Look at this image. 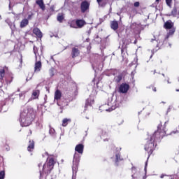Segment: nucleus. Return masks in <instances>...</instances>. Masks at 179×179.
Segmentation results:
<instances>
[{"mask_svg": "<svg viewBox=\"0 0 179 179\" xmlns=\"http://www.w3.org/2000/svg\"><path fill=\"white\" fill-rule=\"evenodd\" d=\"M36 115L34 110L31 107L24 108L21 110L20 115V122L22 127H29Z\"/></svg>", "mask_w": 179, "mask_h": 179, "instance_id": "obj_1", "label": "nucleus"}, {"mask_svg": "<svg viewBox=\"0 0 179 179\" xmlns=\"http://www.w3.org/2000/svg\"><path fill=\"white\" fill-rule=\"evenodd\" d=\"M157 128V131L148 138V141L145 145V150H146L149 155H152V153H153V150H155V141H156V139H160V138H162L164 135V132L160 130L162 124H159Z\"/></svg>", "mask_w": 179, "mask_h": 179, "instance_id": "obj_2", "label": "nucleus"}, {"mask_svg": "<svg viewBox=\"0 0 179 179\" xmlns=\"http://www.w3.org/2000/svg\"><path fill=\"white\" fill-rule=\"evenodd\" d=\"M34 54L35 55V64H34V72L37 73L41 71L43 68V64H41V55L43 53L41 52V54L38 53V49L37 47L34 46Z\"/></svg>", "mask_w": 179, "mask_h": 179, "instance_id": "obj_3", "label": "nucleus"}, {"mask_svg": "<svg viewBox=\"0 0 179 179\" xmlns=\"http://www.w3.org/2000/svg\"><path fill=\"white\" fill-rule=\"evenodd\" d=\"M55 162L53 158H49L46 163L43 165V171L44 173H50L54 169Z\"/></svg>", "mask_w": 179, "mask_h": 179, "instance_id": "obj_4", "label": "nucleus"}, {"mask_svg": "<svg viewBox=\"0 0 179 179\" xmlns=\"http://www.w3.org/2000/svg\"><path fill=\"white\" fill-rule=\"evenodd\" d=\"M80 160V155L78 153L75 152L73 159V174H75L78 171V166L79 161Z\"/></svg>", "mask_w": 179, "mask_h": 179, "instance_id": "obj_5", "label": "nucleus"}, {"mask_svg": "<svg viewBox=\"0 0 179 179\" xmlns=\"http://www.w3.org/2000/svg\"><path fill=\"white\" fill-rule=\"evenodd\" d=\"M90 6V3L88 1H82L81 5H80V9L82 13H85V12H87L89 10V8Z\"/></svg>", "mask_w": 179, "mask_h": 179, "instance_id": "obj_6", "label": "nucleus"}, {"mask_svg": "<svg viewBox=\"0 0 179 179\" xmlns=\"http://www.w3.org/2000/svg\"><path fill=\"white\" fill-rule=\"evenodd\" d=\"M128 90H129V85L127 83H122L119 87L120 93H127Z\"/></svg>", "mask_w": 179, "mask_h": 179, "instance_id": "obj_7", "label": "nucleus"}, {"mask_svg": "<svg viewBox=\"0 0 179 179\" xmlns=\"http://www.w3.org/2000/svg\"><path fill=\"white\" fill-rule=\"evenodd\" d=\"M113 99L110 98L108 99V106L109 107H111V108L106 109V111H113V110H115L117 108V106L116 104H114V103H112Z\"/></svg>", "mask_w": 179, "mask_h": 179, "instance_id": "obj_8", "label": "nucleus"}, {"mask_svg": "<svg viewBox=\"0 0 179 179\" xmlns=\"http://www.w3.org/2000/svg\"><path fill=\"white\" fill-rule=\"evenodd\" d=\"M164 29H170L174 27V23L171 20L166 21L164 24Z\"/></svg>", "mask_w": 179, "mask_h": 179, "instance_id": "obj_9", "label": "nucleus"}, {"mask_svg": "<svg viewBox=\"0 0 179 179\" xmlns=\"http://www.w3.org/2000/svg\"><path fill=\"white\" fill-rule=\"evenodd\" d=\"M38 96H40V90H34L29 100H36V99H38Z\"/></svg>", "mask_w": 179, "mask_h": 179, "instance_id": "obj_10", "label": "nucleus"}, {"mask_svg": "<svg viewBox=\"0 0 179 179\" xmlns=\"http://www.w3.org/2000/svg\"><path fill=\"white\" fill-rule=\"evenodd\" d=\"M0 110L2 111V113H6V111H8V106L6 105V102H0Z\"/></svg>", "mask_w": 179, "mask_h": 179, "instance_id": "obj_11", "label": "nucleus"}, {"mask_svg": "<svg viewBox=\"0 0 179 179\" xmlns=\"http://www.w3.org/2000/svg\"><path fill=\"white\" fill-rule=\"evenodd\" d=\"M79 54H80L79 49L76 48H72V52H71L72 58H76V57H79Z\"/></svg>", "mask_w": 179, "mask_h": 179, "instance_id": "obj_12", "label": "nucleus"}, {"mask_svg": "<svg viewBox=\"0 0 179 179\" xmlns=\"http://www.w3.org/2000/svg\"><path fill=\"white\" fill-rule=\"evenodd\" d=\"M93 104H94V99L92 98H89L85 102V108H87L89 106L92 107Z\"/></svg>", "mask_w": 179, "mask_h": 179, "instance_id": "obj_13", "label": "nucleus"}, {"mask_svg": "<svg viewBox=\"0 0 179 179\" xmlns=\"http://www.w3.org/2000/svg\"><path fill=\"white\" fill-rule=\"evenodd\" d=\"M83 149L84 146L82 144H78L75 148L76 152H78V153H80V155H82L83 153Z\"/></svg>", "mask_w": 179, "mask_h": 179, "instance_id": "obj_14", "label": "nucleus"}, {"mask_svg": "<svg viewBox=\"0 0 179 179\" xmlns=\"http://www.w3.org/2000/svg\"><path fill=\"white\" fill-rule=\"evenodd\" d=\"M34 34H36L37 37L39 38H41L43 37V34L41 33V31L38 28H34L33 30Z\"/></svg>", "mask_w": 179, "mask_h": 179, "instance_id": "obj_15", "label": "nucleus"}, {"mask_svg": "<svg viewBox=\"0 0 179 179\" xmlns=\"http://www.w3.org/2000/svg\"><path fill=\"white\" fill-rule=\"evenodd\" d=\"M76 24L77 26V27H78L79 29L82 28L83 27L85 26V24H86V22L84 20H78L76 22Z\"/></svg>", "mask_w": 179, "mask_h": 179, "instance_id": "obj_16", "label": "nucleus"}, {"mask_svg": "<svg viewBox=\"0 0 179 179\" xmlns=\"http://www.w3.org/2000/svg\"><path fill=\"white\" fill-rule=\"evenodd\" d=\"M61 97H62V94L61 93V91L57 90L55 93V101H58V100L61 99Z\"/></svg>", "mask_w": 179, "mask_h": 179, "instance_id": "obj_17", "label": "nucleus"}, {"mask_svg": "<svg viewBox=\"0 0 179 179\" xmlns=\"http://www.w3.org/2000/svg\"><path fill=\"white\" fill-rule=\"evenodd\" d=\"M36 3L42 10H45V6L44 5V1H43V0H37Z\"/></svg>", "mask_w": 179, "mask_h": 179, "instance_id": "obj_18", "label": "nucleus"}, {"mask_svg": "<svg viewBox=\"0 0 179 179\" xmlns=\"http://www.w3.org/2000/svg\"><path fill=\"white\" fill-rule=\"evenodd\" d=\"M34 149V141H29V144L27 147L28 152H32Z\"/></svg>", "mask_w": 179, "mask_h": 179, "instance_id": "obj_19", "label": "nucleus"}, {"mask_svg": "<svg viewBox=\"0 0 179 179\" xmlns=\"http://www.w3.org/2000/svg\"><path fill=\"white\" fill-rule=\"evenodd\" d=\"M29 24V20L27 19H23L20 22V27L21 29H23V27H26Z\"/></svg>", "mask_w": 179, "mask_h": 179, "instance_id": "obj_20", "label": "nucleus"}, {"mask_svg": "<svg viewBox=\"0 0 179 179\" xmlns=\"http://www.w3.org/2000/svg\"><path fill=\"white\" fill-rule=\"evenodd\" d=\"M110 27L113 29V30H117V29H118V22L112 21L110 23Z\"/></svg>", "mask_w": 179, "mask_h": 179, "instance_id": "obj_21", "label": "nucleus"}, {"mask_svg": "<svg viewBox=\"0 0 179 179\" xmlns=\"http://www.w3.org/2000/svg\"><path fill=\"white\" fill-rule=\"evenodd\" d=\"M68 122H71V119H68V118H64L62 120V127H66V125H68Z\"/></svg>", "mask_w": 179, "mask_h": 179, "instance_id": "obj_22", "label": "nucleus"}, {"mask_svg": "<svg viewBox=\"0 0 179 179\" xmlns=\"http://www.w3.org/2000/svg\"><path fill=\"white\" fill-rule=\"evenodd\" d=\"M8 26L10 27V29H11L12 31H15L16 30V26L15 25V23L9 22Z\"/></svg>", "mask_w": 179, "mask_h": 179, "instance_id": "obj_23", "label": "nucleus"}, {"mask_svg": "<svg viewBox=\"0 0 179 179\" xmlns=\"http://www.w3.org/2000/svg\"><path fill=\"white\" fill-rule=\"evenodd\" d=\"M122 80V76L118 75L116 77H115V82H117V83H120L121 80Z\"/></svg>", "mask_w": 179, "mask_h": 179, "instance_id": "obj_24", "label": "nucleus"}, {"mask_svg": "<svg viewBox=\"0 0 179 179\" xmlns=\"http://www.w3.org/2000/svg\"><path fill=\"white\" fill-rule=\"evenodd\" d=\"M64 20V13H59L57 15V21L62 22Z\"/></svg>", "mask_w": 179, "mask_h": 179, "instance_id": "obj_25", "label": "nucleus"}, {"mask_svg": "<svg viewBox=\"0 0 179 179\" xmlns=\"http://www.w3.org/2000/svg\"><path fill=\"white\" fill-rule=\"evenodd\" d=\"M169 16H173V17L177 16V8H173V10L171 11V14L169 15Z\"/></svg>", "mask_w": 179, "mask_h": 179, "instance_id": "obj_26", "label": "nucleus"}, {"mask_svg": "<svg viewBox=\"0 0 179 179\" xmlns=\"http://www.w3.org/2000/svg\"><path fill=\"white\" fill-rule=\"evenodd\" d=\"M4 76H5V69H0V77H1V79H3Z\"/></svg>", "mask_w": 179, "mask_h": 179, "instance_id": "obj_27", "label": "nucleus"}, {"mask_svg": "<svg viewBox=\"0 0 179 179\" xmlns=\"http://www.w3.org/2000/svg\"><path fill=\"white\" fill-rule=\"evenodd\" d=\"M140 177H141V174H140L139 173H134V174L132 175V178H133V179H139Z\"/></svg>", "mask_w": 179, "mask_h": 179, "instance_id": "obj_28", "label": "nucleus"}, {"mask_svg": "<svg viewBox=\"0 0 179 179\" xmlns=\"http://www.w3.org/2000/svg\"><path fill=\"white\" fill-rule=\"evenodd\" d=\"M169 32L168 34V36H171L173 35V33H176V29L173 27L172 29H169Z\"/></svg>", "mask_w": 179, "mask_h": 179, "instance_id": "obj_29", "label": "nucleus"}, {"mask_svg": "<svg viewBox=\"0 0 179 179\" xmlns=\"http://www.w3.org/2000/svg\"><path fill=\"white\" fill-rule=\"evenodd\" d=\"M49 134L50 135L54 136L55 134V129H54L53 128H50L49 130Z\"/></svg>", "mask_w": 179, "mask_h": 179, "instance_id": "obj_30", "label": "nucleus"}, {"mask_svg": "<svg viewBox=\"0 0 179 179\" xmlns=\"http://www.w3.org/2000/svg\"><path fill=\"white\" fill-rule=\"evenodd\" d=\"M5 178V171H1L0 172V179H4Z\"/></svg>", "mask_w": 179, "mask_h": 179, "instance_id": "obj_31", "label": "nucleus"}, {"mask_svg": "<svg viewBox=\"0 0 179 179\" xmlns=\"http://www.w3.org/2000/svg\"><path fill=\"white\" fill-rule=\"evenodd\" d=\"M24 94H26V92H23L21 94H20V99H21V100H24Z\"/></svg>", "mask_w": 179, "mask_h": 179, "instance_id": "obj_32", "label": "nucleus"}, {"mask_svg": "<svg viewBox=\"0 0 179 179\" xmlns=\"http://www.w3.org/2000/svg\"><path fill=\"white\" fill-rule=\"evenodd\" d=\"M121 160L120 154H116V162H120Z\"/></svg>", "mask_w": 179, "mask_h": 179, "instance_id": "obj_33", "label": "nucleus"}, {"mask_svg": "<svg viewBox=\"0 0 179 179\" xmlns=\"http://www.w3.org/2000/svg\"><path fill=\"white\" fill-rule=\"evenodd\" d=\"M171 1L172 0H166V4L168 5V6H171Z\"/></svg>", "mask_w": 179, "mask_h": 179, "instance_id": "obj_34", "label": "nucleus"}, {"mask_svg": "<svg viewBox=\"0 0 179 179\" xmlns=\"http://www.w3.org/2000/svg\"><path fill=\"white\" fill-rule=\"evenodd\" d=\"M50 76H54V69L50 70Z\"/></svg>", "mask_w": 179, "mask_h": 179, "instance_id": "obj_35", "label": "nucleus"}, {"mask_svg": "<svg viewBox=\"0 0 179 179\" xmlns=\"http://www.w3.org/2000/svg\"><path fill=\"white\" fill-rule=\"evenodd\" d=\"M134 6H135L136 8H138V7L139 6V2H138V1L135 2V3H134Z\"/></svg>", "mask_w": 179, "mask_h": 179, "instance_id": "obj_36", "label": "nucleus"}, {"mask_svg": "<svg viewBox=\"0 0 179 179\" xmlns=\"http://www.w3.org/2000/svg\"><path fill=\"white\" fill-rule=\"evenodd\" d=\"M70 27H73V29H78V27H76V25H73V24H71Z\"/></svg>", "mask_w": 179, "mask_h": 179, "instance_id": "obj_37", "label": "nucleus"}, {"mask_svg": "<svg viewBox=\"0 0 179 179\" xmlns=\"http://www.w3.org/2000/svg\"><path fill=\"white\" fill-rule=\"evenodd\" d=\"M54 9H55V7L54 6H52L50 7V10H51L52 12H54Z\"/></svg>", "mask_w": 179, "mask_h": 179, "instance_id": "obj_38", "label": "nucleus"}, {"mask_svg": "<svg viewBox=\"0 0 179 179\" xmlns=\"http://www.w3.org/2000/svg\"><path fill=\"white\" fill-rule=\"evenodd\" d=\"M164 177H166V175L162 174V175L160 176V178H164Z\"/></svg>", "mask_w": 179, "mask_h": 179, "instance_id": "obj_39", "label": "nucleus"}, {"mask_svg": "<svg viewBox=\"0 0 179 179\" xmlns=\"http://www.w3.org/2000/svg\"><path fill=\"white\" fill-rule=\"evenodd\" d=\"M52 0H46V2H48V3H50Z\"/></svg>", "mask_w": 179, "mask_h": 179, "instance_id": "obj_40", "label": "nucleus"}, {"mask_svg": "<svg viewBox=\"0 0 179 179\" xmlns=\"http://www.w3.org/2000/svg\"><path fill=\"white\" fill-rule=\"evenodd\" d=\"M153 92H156V87H152Z\"/></svg>", "mask_w": 179, "mask_h": 179, "instance_id": "obj_41", "label": "nucleus"}, {"mask_svg": "<svg viewBox=\"0 0 179 179\" xmlns=\"http://www.w3.org/2000/svg\"><path fill=\"white\" fill-rule=\"evenodd\" d=\"M96 1H97L98 3H100V2H101V1H103V0H96Z\"/></svg>", "mask_w": 179, "mask_h": 179, "instance_id": "obj_42", "label": "nucleus"}, {"mask_svg": "<svg viewBox=\"0 0 179 179\" xmlns=\"http://www.w3.org/2000/svg\"><path fill=\"white\" fill-rule=\"evenodd\" d=\"M135 170H136V168H135V167H133V168H132V171H135Z\"/></svg>", "mask_w": 179, "mask_h": 179, "instance_id": "obj_43", "label": "nucleus"}, {"mask_svg": "<svg viewBox=\"0 0 179 179\" xmlns=\"http://www.w3.org/2000/svg\"><path fill=\"white\" fill-rule=\"evenodd\" d=\"M146 166H148V162L145 163V170H146Z\"/></svg>", "mask_w": 179, "mask_h": 179, "instance_id": "obj_44", "label": "nucleus"}, {"mask_svg": "<svg viewBox=\"0 0 179 179\" xmlns=\"http://www.w3.org/2000/svg\"><path fill=\"white\" fill-rule=\"evenodd\" d=\"M57 103L58 106H61V104H59V102L57 101Z\"/></svg>", "mask_w": 179, "mask_h": 179, "instance_id": "obj_45", "label": "nucleus"}, {"mask_svg": "<svg viewBox=\"0 0 179 179\" xmlns=\"http://www.w3.org/2000/svg\"><path fill=\"white\" fill-rule=\"evenodd\" d=\"M45 155H46V156H48V152H45Z\"/></svg>", "mask_w": 179, "mask_h": 179, "instance_id": "obj_46", "label": "nucleus"}, {"mask_svg": "<svg viewBox=\"0 0 179 179\" xmlns=\"http://www.w3.org/2000/svg\"><path fill=\"white\" fill-rule=\"evenodd\" d=\"M41 166H42V164H38V167H41Z\"/></svg>", "mask_w": 179, "mask_h": 179, "instance_id": "obj_47", "label": "nucleus"}, {"mask_svg": "<svg viewBox=\"0 0 179 179\" xmlns=\"http://www.w3.org/2000/svg\"><path fill=\"white\" fill-rule=\"evenodd\" d=\"M171 179H174L173 176H171Z\"/></svg>", "mask_w": 179, "mask_h": 179, "instance_id": "obj_48", "label": "nucleus"}, {"mask_svg": "<svg viewBox=\"0 0 179 179\" xmlns=\"http://www.w3.org/2000/svg\"><path fill=\"white\" fill-rule=\"evenodd\" d=\"M107 105L103 106L101 107H100V108H101L102 107H106Z\"/></svg>", "mask_w": 179, "mask_h": 179, "instance_id": "obj_49", "label": "nucleus"}, {"mask_svg": "<svg viewBox=\"0 0 179 179\" xmlns=\"http://www.w3.org/2000/svg\"><path fill=\"white\" fill-rule=\"evenodd\" d=\"M85 118H86V120H89V117H87V116L85 117Z\"/></svg>", "mask_w": 179, "mask_h": 179, "instance_id": "obj_50", "label": "nucleus"}, {"mask_svg": "<svg viewBox=\"0 0 179 179\" xmlns=\"http://www.w3.org/2000/svg\"><path fill=\"white\" fill-rule=\"evenodd\" d=\"M43 175V173H41V171H40V176H41Z\"/></svg>", "mask_w": 179, "mask_h": 179, "instance_id": "obj_51", "label": "nucleus"}, {"mask_svg": "<svg viewBox=\"0 0 179 179\" xmlns=\"http://www.w3.org/2000/svg\"><path fill=\"white\" fill-rule=\"evenodd\" d=\"M160 1V0H156V2H159Z\"/></svg>", "mask_w": 179, "mask_h": 179, "instance_id": "obj_52", "label": "nucleus"}, {"mask_svg": "<svg viewBox=\"0 0 179 179\" xmlns=\"http://www.w3.org/2000/svg\"><path fill=\"white\" fill-rule=\"evenodd\" d=\"M173 134H177V131H173Z\"/></svg>", "mask_w": 179, "mask_h": 179, "instance_id": "obj_53", "label": "nucleus"}, {"mask_svg": "<svg viewBox=\"0 0 179 179\" xmlns=\"http://www.w3.org/2000/svg\"><path fill=\"white\" fill-rule=\"evenodd\" d=\"M29 132H30V134H31V130H29Z\"/></svg>", "mask_w": 179, "mask_h": 179, "instance_id": "obj_54", "label": "nucleus"}, {"mask_svg": "<svg viewBox=\"0 0 179 179\" xmlns=\"http://www.w3.org/2000/svg\"><path fill=\"white\" fill-rule=\"evenodd\" d=\"M176 92H179V90H176Z\"/></svg>", "mask_w": 179, "mask_h": 179, "instance_id": "obj_55", "label": "nucleus"}, {"mask_svg": "<svg viewBox=\"0 0 179 179\" xmlns=\"http://www.w3.org/2000/svg\"><path fill=\"white\" fill-rule=\"evenodd\" d=\"M152 57H153V55H151V56H150V58H152Z\"/></svg>", "mask_w": 179, "mask_h": 179, "instance_id": "obj_56", "label": "nucleus"}, {"mask_svg": "<svg viewBox=\"0 0 179 179\" xmlns=\"http://www.w3.org/2000/svg\"><path fill=\"white\" fill-rule=\"evenodd\" d=\"M0 19H1V15H0Z\"/></svg>", "mask_w": 179, "mask_h": 179, "instance_id": "obj_57", "label": "nucleus"}, {"mask_svg": "<svg viewBox=\"0 0 179 179\" xmlns=\"http://www.w3.org/2000/svg\"><path fill=\"white\" fill-rule=\"evenodd\" d=\"M162 76H164V74H162Z\"/></svg>", "mask_w": 179, "mask_h": 179, "instance_id": "obj_58", "label": "nucleus"}, {"mask_svg": "<svg viewBox=\"0 0 179 179\" xmlns=\"http://www.w3.org/2000/svg\"><path fill=\"white\" fill-rule=\"evenodd\" d=\"M27 80H29V78H27Z\"/></svg>", "mask_w": 179, "mask_h": 179, "instance_id": "obj_59", "label": "nucleus"}, {"mask_svg": "<svg viewBox=\"0 0 179 179\" xmlns=\"http://www.w3.org/2000/svg\"><path fill=\"white\" fill-rule=\"evenodd\" d=\"M168 83H170V82L168 80Z\"/></svg>", "mask_w": 179, "mask_h": 179, "instance_id": "obj_60", "label": "nucleus"}, {"mask_svg": "<svg viewBox=\"0 0 179 179\" xmlns=\"http://www.w3.org/2000/svg\"><path fill=\"white\" fill-rule=\"evenodd\" d=\"M6 150H8V148H6Z\"/></svg>", "mask_w": 179, "mask_h": 179, "instance_id": "obj_61", "label": "nucleus"}]
</instances>
